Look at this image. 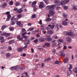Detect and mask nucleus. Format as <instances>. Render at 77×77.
Here are the masks:
<instances>
[{"mask_svg": "<svg viewBox=\"0 0 77 77\" xmlns=\"http://www.w3.org/2000/svg\"><path fill=\"white\" fill-rule=\"evenodd\" d=\"M72 9L73 10H75V11H77V6H74L72 7Z\"/></svg>", "mask_w": 77, "mask_h": 77, "instance_id": "obj_23", "label": "nucleus"}, {"mask_svg": "<svg viewBox=\"0 0 77 77\" xmlns=\"http://www.w3.org/2000/svg\"><path fill=\"white\" fill-rule=\"evenodd\" d=\"M77 67H75V69H73V71H74L76 73L77 72Z\"/></svg>", "mask_w": 77, "mask_h": 77, "instance_id": "obj_31", "label": "nucleus"}, {"mask_svg": "<svg viewBox=\"0 0 77 77\" xmlns=\"http://www.w3.org/2000/svg\"><path fill=\"white\" fill-rule=\"evenodd\" d=\"M33 30H34V28H30L29 29L28 31H32Z\"/></svg>", "mask_w": 77, "mask_h": 77, "instance_id": "obj_39", "label": "nucleus"}, {"mask_svg": "<svg viewBox=\"0 0 77 77\" xmlns=\"http://www.w3.org/2000/svg\"><path fill=\"white\" fill-rule=\"evenodd\" d=\"M6 6H7V3H4L2 5H0L1 8H5Z\"/></svg>", "mask_w": 77, "mask_h": 77, "instance_id": "obj_11", "label": "nucleus"}, {"mask_svg": "<svg viewBox=\"0 0 77 77\" xmlns=\"http://www.w3.org/2000/svg\"><path fill=\"white\" fill-rule=\"evenodd\" d=\"M36 17V15L35 14H33L32 15V18H35Z\"/></svg>", "mask_w": 77, "mask_h": 77, "instance_id": "obj_56", "label": "nucleus"}, {"mask_svg": "<svg viewBox=\"0 0 77 77\" xmlns=\"http://www.w3.org/2000/svg\"><path fill=\"white\" fill-rule=\"evenodd\" d=\"M39 8L40 9L41 8H42L43 7H44V3L42 2H41L40 4V5L38 6Z\"/></svg>", "mask_w": 77, "mask_h": 77, "instance_id": "obj_10", "label": "nucleus"}, {"mask_svg": "<svg viewBox=\"0 0 77 77\" xmlns=\"http://www.w3.org/2000/svg\"><path fill=\"white\" fill-rule=\"evenodd\" d=\"M59 42H61L62 43H63V40L62 39H58Z\"/></svg>", "mask_w": 77, "mask_h": 77, "instance_id": "obj_33", "label": "nucleus"}, {"mask_svg": "<svg viewBox=\"0 0 77 77\" xmlns=\"http://www.w3.org/2000/svg\"><path fill=\"white\" fill-rule=\"evenodd\" d=\"M38 23L40 25H41L42 24V20H40L39 22H38Z\"/></svg>", "mask_w": 77, "mask_h": 77, "instance_id": "obj_45", "label": "nucleus"}, {"mask_svg": "<svg viewBox=\"0 0 77 77\" xmlns=\"http://www.w3.org/2000/svg\"><path fill=\"white\" fill-rule=\"evenodd\" d=\"M9 4L10 5H12L14 4V3H13V2H12V1H11L9 2Z\"/></svg>", "mask_w": 77, "mask_h": 77, "instance_id": "obj_41", "label": "nucleus"}, {"mask_svg": "<svg viewBox=\"0 0 77 77\" xmlns=\"http://www.w3.org/2000/svg\"><path fill=\"white\" fill-rule=\"evenodd\" d=\"M53 38H54L55 39H57V35H54L53 36Z\"/></svg>", "mask_w": 77, "mask_h": 77, "instance_id": "obj_52", "label": "nucleus"}, {"mask_svg": "<svg viewBox=\"0 0 77 77\" xmlns=\"http://www.w3.org/2000/svg\"><path fill=\"white\" fill-rule=\"evenodd\" d=\"M45 21L47 22H50V21H51V19L50 18H48L45 20Z\"/></svg>", "mask_w": 77, "mask_h": 77, "instance_id": "obj_19", "label": "nucleus"}, {"mask_svg": "<svg viewBox=\"0 0 77 77\" xmlns=\"http://www.w3.org/2000/svg\"><path fill=\"white\" fill-rule=\"evenodd\" d=\"M51 29H53L54 28V25H52L51 26Z\"/></svg>", "mask_w": 77, "mask_h": 77, "instance_id": "obj_38", "label": "nucleus"}, {"mask_svg": "<svg viewBox=\"0 0 77 77\" xmlns=\"http://www.w3.org/2000/svg\"><path fill=\"white\" fill-rule=\"evenodd\" d=\"M64 34L65 35H68V32H64Z\"/></svg>", "mask_w": 77, "mask_h": 77, "instance_id": "obj_42", "label": "nucleus"}, {"mask_svg": "<svg viewBox=\"0 0 77 77\" xmlns=\"http://www.w3.org/2000/svg\"><path fill=\"white\" fill-rule=\"evenodd\" d=\"M17 38L18 39H19V41H22L23 40V38L20 37V35L17 36Z\"/></svg>", "mask_w": 77, "mask_h": 77, "instance_id": "obj_17", "label": "nucleus"}, {"mask_svg": "<svg viewBox=\"0 0 77 77\" xmlns=\"http://www.w3.org/2000/svg\"><path fill=\"white\" fill-rule=\"evenodd\" d=\"M49 13L51 16H53L54 14H55V11L53 10H51L49 11Z\"/></svg>", "mask_w": 77, "mask_h": 77, "instance_id": "obj_5", "label": "nucleus"}, {"mask_svg": "<svg viewBox=\"0 0 77 77\" xmlns=\"http://www.w3.org/2000/svg\"><path fill=\"white\" fill-rule=\"evenodd\" d=\"M66 55V54H65V51H64V50L62 51L60 54V56L64 57Z\"/></svg>", "mask_w": 77, "mask_h": 77, "instance_id": "obj_4", "label": "nucleus"}, {"mask_svg": "<svg viewBox=\"0 0 77 77\" xmlns=\"http://www.w3.org/2000/svg\"><path fill=\"white\" fill-rule=\"evenodd\" d=\"M45 45L47 47H50V44L48 43H46L45 44Z\"/></svg>", "mask_w": 77, "mask_h": 77, "instance_id": "obj_29", "label": "nucleus"}, {"mask_svg": "<svg viewBox=\"0 0 77 77\" xmlns=\"http://www.w3.org/2000/svg\"><path fill=\"white\" fill-rule=\"evenodd\" d=\"M44 1L46 5H48V3H49L48 0H44Z\"/></svg>", "mask_w": 77, "mask_h": 77, "instance_id": "obj_30", "label": "nucleus"}, {"mask_svg": "<svg viewBox=\"0 0 77 77\" xmlns=\"http://www.w3.org/2000/svg\"><path fill=\"white\" fill-rule=\"evenodd\" d=\"M50 60V58H48L47 59H46L45 60V62H47V61H49Z\"/></svg>", "mask_w": 77, "mask_h": 77, "instance_id": "obj_36", "label": "nucleus"}, {"mask_svg": "<svg viewBox=\"0 0 77 77\" xmlns=\"http://www.w3.org/2000/svg\"><path fill=\"white\" fill-rule=\"evenodd\" d=\"M9 29L10 30H13L14 29V28H13V27H10L9 28Z\"/></svg>", "mask_w": 77, "mask_h": 77, "instance_id": "obj_61", "label": "nucleus"}, {"mask_svg": "<svg viewBox=\"0 0 77 77\" xmlns=\"http://www.w3.org/2000/svg\"><path fill=\"white\" fill-rule=\"evenodd\" d=\"M69 61V58L68 57H66L64 59V63H66Z\"/></svg>", "mask_w": 77, "mask_h": 77, "instance_id": "obj_9", "label": "nucleus"}, {"mask_svg": "<svg viewBox=\"0 0 77 77\" xmlns=\"http://www.w3.org/2000/svg\"><path fill=\"white\" fill-rule=\"evenodd\" d=\"M6 41V40H1V42L2 43V42H5V41Z\"/></svg>", "mask_w": 77, "mask_h": 77, "instance_id": "obj_57", "label": "nucleus"}, {"mask_svg": "<svg viewBox=\"0 0 77 77\" xmlns=\"http://www.w3.org/2000/svg\"><path fill=\"white\" fill-rule=\"evenodd\" d=\"M69 0H64L63 2L64 3H65H65H67V2H69Z\"/></svg>", "mask_w": 77, "mask_h": 77, "instance_id": "obj_62", "label": "nucleus"}, {"mask_svg": "<svg viewBox=\"0 0 77 77\" xmlns=\"http://www.w3.org/2000/svg\"><path fill=\"white\" fill-rule=\"evenodd\" d=\"M53 33V31L51 30H49L48 31V34H51Z\"/></svg>", "mask_w": 77, "mask_h": 77, "instance_id": "obj_20", "label": "nucleus"}, {"mask_svg": "<svg viewBox=\"0 0 77 77\" xmlns=\"http://www.w3.org/2000/svg\"><path fill=\"white\" fill-rule=\"evenodd\" d=\"M23 38L24 39H27V38H28V36H23Z\"/></svg>", "mask_w": 77, "mask_h": 77, "instance_id": "obj_48", "label": "nucleus"}, {"mask_svg": "<svg viewBox=\"0 0 77 77\" xmlns=\"http://www.w3.org/2000/svg\"><path fill=\"white\" fill-rule=\"evenodd\" d=\"M69 67L68 68L69 70L67 71V75H71V74H72V71L71 70V69H72V64H69Z\"/></svg>", "mask_w": 77, "mask_h": 77, "instance_id": "obj_2", "label": "nucleus"}, {"mask_svg": "<svg viewBox=\"0 0 77 77\" xmlns=\"http://www.w3.org/2000/svg\"><path fill=\"white\" fill-rule=\"evenodd\" d=\"M2 34H1L2 36H5V35H6V33H4V32H3L2 33Z\"/></svg>", "mask_w": 77, "mask_h": 77, "instance_id": "obj_55", "label": "nucleus"}, {"mask_svg": "<svg viewBox=\"0 0 77 77\" xmlns=\"http://www.w3.org/2000/svg\"><path fill=\"white\" fill-rule=\"evenodd\" d=\"M37 3V2H36V1H35L32 2V8H36V6L35 5Z\"/></svg>", "mask_w": 77, "mask_h": 77, "instance_id": "obj_6", "label": "nucleus"}, {"mask_svg": "<svg viewBox=\"0 0 77 77\" xmlns=\"http://www.w3.org/2000/svg\"><path fill=\"white\" fill-rule=\"evenodd\" d=\"M16 23L19 27H23V24L21 23L19 21H17Z\"/></svg>", "mask_w": 77, "mask_h": 77, "instance_id": "obj_8", "label": "nucleus"}, {"mask_svg": "<svg viewBox=\"0 0 77 77\" xmlns=\"http://www.w3.org/2000/svg\"><path fill=\"white\" fill-rule=\"evenodd\" d=\"M44 38H42V37L38 39L39 41L40 42H44Z\"/></svg>", "mask_w": 77, "mask_h": 77, "instance_id": "obj_18", "label": "nucleus"}, {"mask_svg": "<svg viewBox=\"0 0 77 77\" xmlns=\"http://www.w3.org/2000/svg\"><path fill=\"white\" fill-rule=\"evenodd\" d=\"M17 13H21L22 12V10L21 9H19L17 10Z\"/></svg>", "mask_w": 77, "mask_h": 77, "instance_id": "obj_25", "label": "nucleus"}, {"mask_svg": "<svg viewBox=\"0 0 77 77\" xmlns=\"http://www.w3.org/2000/svg\"><path fill=\"white\" fill-rule=\"evenodd\" d=\"M63 49L64 50H66L67 49V46L65 45H64L63 46Z\"/></svg>", "mask_w": 77, "mask_h": 77, "instance_id": "obj_32", "label": "nucleus"}, {"mask_svg": "<svg viewBox=\"0 0 77 77\" xmlns=\"http://www.w3.org/2000/svg\"><path fill=\"white\" fill-rule=\"evenodd\" d=\"M45 41H51L53 40V38H45Z\"/></svg>", "mask_w": 77, "mask_h": 77, "instance_id": "obj_14", "label": "nucleus"}, {"mask_svg": "<svg viewBox=\"0 0 77 77\" xmlns=\"http://www.w3.org/2000/svg\"><path fill=\"white\" fill-rule=\"evenodd\" d=\"M20 68V67L19 66H14L11 67V70H18Z\"/></svg>", "mask_w": 77, "mask_h": 77, "instance_id": "obj_3", "label": "nucleus"}, {"mask_svg": "<svg viewBox=\"0 0 77 77\" xmlns=\"http://www.w3.org/2000/svg\"><path fill=\"white\" fill-rule=\"evenodd\" d=\"M36 36L37 38H39V37H40V35H39L38 34H37L36 35Z\"/></svg>", "mask_w": 77, "mask_h": 77, "instance_id": "obj_64", "label": "nucleus"}, {"mask_svg": "<svg viewBox=\"0 0 77 77\" xmlns=\"http://www.w3.org/2000/svg\"><path fill=\"white\" fill-rule=\"evenodd\" d=\"M67 22L65 21H63L62 22V25L63 26H66L67 25Z\"/></svg>", "mask_w": 77, "mask_h": 77, "instance_id": "obj_16", "label": "nucleus"}, {"mask_svg": "<svg viewBox=\"0 0 77 77\" xmlns=\"http://www.w3.org/2000/svg\"><path fill=\"white\" fill-rule=\"evenodd\" d=\"M6 15H10V12L9 11H7L5 13Z\"/></svg>", "mask_w": 77, "mask_h": 77, "instance_id": "obj_51", "label": "nucleus"}, {"mask_svg": "<svg viewBox=\"0 0 77 77\" xmlns=\"http://www.w3.org/2000/svg\"><path fill=\"white\" fill-rule=\"evenodd\" d=\"M18 19L17 18H15V17L13 16L11 18V20L12 21H14L15 22H17V21L18 20Z\"/></svg>", "mask_w": 77, "mask_h": 77, "instance_id": "obj_7", "label": "nucleus"}, {"mask_svg": "<svg viewBox=\"0 0 77 77\" xmlns=\"http://www.w3.org/2000/svg\"><path fill=\"white\" fill-rule=\"evenodd\" d=\"M10 35H11L10 33H5V36H6V37H8V36H9Z\"/></svg>", "mask_w": 77, "mask_h": 77, "instance_id": "obj_28", "label": "nucleus"}, {"mask_svg": "<svg viewBox=\"0 0 77 77\" xmlns=\"http://www.w3.org/2000/svg\"><path fill=\"white\" fill-rule=\"evenodd\" d=\"M22 32H26V30L24 28H23L22 29Z\"/></svg>", "mask_w": 77, "mask_h": 77, "instance_id": "obj_46", "label": "nucleus"}, {"mask_svg": "<svg viewBox=\"0 0 77 77\" xmlns=\"http://www.w3.org/2000/svg\"><path fill=\"white\" fill-rule=\"evenodd\" d=\"M66 39L67 42H71V39L69 37H67Z\"/></svg>", "mask_w": 77, "mask_h": 77, "instance_id": "obj_13", "label": "nucleus"}, {"mask_svg": "<svg viewBox=\"0 0 77 77\" xmlns=\"http://www.w3.org/2000/svg\"><path fill=\"white\" fill-rule=\"evenodd\" d=\"M42 32L43 33H44V34H45L46 32V31H45V30H42Z\"/></svg>", "mask_w": 77, "mask_h": 77, "instance_id": "obj_63", "label": "nucleus"}, {"mask_svg": "<svg viewBox=\"0 0 77 77\" xmlns=\"http://www.w3.org/2000/svg\"><path fill=\"white\" fill-rule=\"evenodd\" d=\"M15 5L17 6H19L20 5V2H16L15 3Z\"/></svg>", "mask_w": 77, "mask_h": 77, "instance_id": "obj_47", "label": "nucleus"}, {"mask_svg": "<svg viewBox=\"0 0 77 77\" xmlns=\"http://www.w3.org/2000/svg\"><path fill=\"white\" fill-rule=\"evenodd\" d=\"M7 57L9 58L10 57V54L9 53H8L6 55Z\"/></svg>", "mask_w": 77, "mask_h": 77, "instance_id": "obj_37", "label": "nucleus"}, {"mask_svg": "<svg viewBox=\"0 0 77 77\" xmlns=\"http://www.w3.org/2000/svg\"><path fill=\"white\" fill-rule=\"evenodd\" d=\"M55 30L56 32H57V31L59 30V27L57 26L55 28Z\"/></svg>", "mask_w": 77, "mask_h": 77, "instance_id": "obj_43", "label": "nucleus"}, {"mask_svg": "<svg viewBox=\"0 0 77 77\" xmlns=\"http://www.w3.org/2000/svg\"><path fill=\"white\" fill-rule=\"evenodd\" d=\"M46 9H47L48 10H49V11L51 10L50 9V6H48L46 7Z\"/></svg>", "mask_w": 77, "mask_h": 77, "instance_id": "obj_24", "label": "nucleus"}, {"mask_svg": "<svg viewBox=\"0 0 77 77\" xmlns=\"http://www.w3.org/2000/svg\"><path fill=\"white\" fill-rule=\"evenodd\" d=\"M72 33H73V31L72 30H70L68 32V36H71Z\"/></svg>", "mask_w": 77, "mask_h": 77, "instance_id": "obj_15", "label": "nucleus"}, {"mask_svg": "<svg viewBox=\"0 0 77 77\" xmlns=\"http://www.w3.org/2000/svg\"><path fill=\"white\" fill-rule=\"evenodd\" d=\"M55 6H59L60 5H65V3H64V1H62L60 2V1L55 0Z\"/></svg>", "mask_w": 77, "mask_h": 77, "instance_id": "obj_1", "label": "nucleus"}, {"mask_svg": "<svg viewBox=\"0 0 77 77\" xmlns=\"http://www.w3.org/2000/svg\"><path fill=\"white\" fill-rule=\"evenodd\" d=\"M7 18H10L11 17V14H8L7 15Z\"/></svg>", "mask_w": 77, "mask_h": 77, "instance_id": "obj_49", "label": "nucleus"}, {"mask_svg": "<svg viewBox=\"0 0 77 77\" xmlns=\"http://www.w3.org/2000/svg\"><path fill=\"white\" fill-rule=\"evenodd\" d=\"M17 18H20L21 17V14H19L17 16Z\"/></svg>", "mask_w": 77, "mask_h": 77, "instance_id": "obj_50", "label": "nucleus"}, {"mask_svg": "<svg viewBox=\"0 0 77 77\" xmlns=\"http://www.w3.org/2000/svg\"><path fill=\"white\" fill-rule=\"evenodd\" d=\"M13 43H14V41L13 40H11L9 42V44H13Z\"/></svg>", "mask_w": 77, "mask_h": 77, "instance_id": "obj_26", "label": "nucleus"}, {"mask_svg": "<svg viewBox=\"0 0 77 77\" xmlns=\"http://www.w3.org/2000/svg\"><path fill=\"white\" fill-rule=\"evenodd\" d=\"M63 8L64 9H65V10H67V9H68V6H64Z\"/></svg>", "mask_w": 77, "mask_h": 77, "instance_id": "obj_44", "label": "nucleus"}, {"mask_svg": "<svg viewBox=\"0 0 77 77\" xmlns=\"http://www.w3.org/2000/svg\"><path fill=\"white\" fill-rule=\"evenodd\" d=\"M60 45H61V44L60 43H59L57 45H58V46H59V47H58L57 48H60Z\"/></svg>", "mask_w": 77, "mask_h": 77, "instance_id": "obj_59", "label": "nucleus"}, {"mask_svg": "<svg viewBox=\"0 0 77 77\" xmlns=\"http://www.w3.org/2000/svg\"><path fill=\"white\" fill-rule=\"evenodd\" d=\"M7 27V26L6 25H3L1 28L2 29V30H4L5 29V28H6Z\"/></svg>", "mask_w": 77, "mask_h": 77, "instance_id": "obj_21", "label": "nucleus"}, {"mask_svg": "<svg viewBox=\"0 0 77 77\" xmlns=\"http://www.w3.org/2000/svg\"><path fill=\"white\" fill-rule=\"evenodd\" d=\"M56 6L55 5H50V8L51 10H54V8H55Z\"/></svg>", "mask_w": 77, "mask_h": 77, "instance_id": "obj_12", "label": "nucleus"}, {"mask_svg": "<svg viewBox=\"0 0 77 77\" xmlns=\"http://www.w3.org/2000/svg\"><path fill=\"white\" fill-rule=\"evenodd\" d=\"M56 50H54L52 51V53H53V54H55L56 53Z\"/></svg>", "mask_w": 77, "mask_h": 77, "instance_id": "obj_60", "label": "nucleus"}, {"mask_svg": "<svg viewBox=\"0 0 77 77\" xmlns=\"http://www.w3.org/2000/svg\"><path fill=\"white\" fill-rule=\"evenodd\" d=\"M23 48L21 47L18 48L17 49V51H20V52H21V51H22V50H23Z\"/></svg>", "mask_w": 77, "mask_h": 77, "instance_id": "obj_22", "label": "nucleus"}, {"mask_svg": "<svg viewBox=\"0 0 77 77\" xmlns=\"http://www.w3.org/2000/svg\"><path fill=\"white\" fill-rule=\"evenodd\" d=\"M15 23L13 21H12V22L11 23V24L12 25H14L15 24Z\"/></svg>", "mask_w": 77, "mask_h": 77, "instance_id": "obj_54", "label": "nucleus"}, {"mask_svg": "<svg viewBox=\"0 0 77 77\" xmlns=\"http://www.w3.org/2000/svg\"><path fill=\"white\" fill-rule=\"evenodd\" d=\"M38 39H36L35 40H34L33 42H35V43L36 44L38 42Z\"/></svg>", "mask_w": 77, "mask_h": 77, "instance_id": "obj_53", "label": "nucleus"}, {"mask_svg": "<svg viewBox=\"0 0 77 77\" xmlns=\"http://www.w3.org/2000/svg\"><path fill=\"white\" fill-rule=\"evenodd\" d=\"M63 17H64V18H67V15L64 13H63Z\"/></svg>", "mask_w": 77, "mask_h": 77, "instance_id": "obj_27", "label": "nucleus"}, {"mask_svg": "<svg viewBox=\"0 0 77 77\" xmlns=\"http://www.w3.org/2000/svg\"><path fill=\"white\" fill-rule=\"evenodd\" d=\"M27 33V32H24L22 34V36H24V35H26V34Z\"/></svg>", "mask_w": 77, "mask_h": 77, "instance_id": "obj_58", "label": "nucleus"}, {"mask_svg": "<svg viewBox=\"0 0 77 77\" xmlns=\"http://www.w3.org/2000/svg\"><path fill=\"white\" fill-rule=\"evenodd\" d=\"M70 36H71L72 38H75V35L74 34H72Z\"/></svg>", "mask_w": 77, "mask_h": 77, "instance_id": "obj_34", "label": "nucleus"}, {"mask_svg": "<svg viewBox=\"0 0 77 77\" xmlns=\"http://www.w3.org/2000/svg\"><path fill=\"white\" fill-rule=\"evenodd\" d=\"M59 63V62L58 60H56L55 61V64H56L57 65H58Z\"/></svg>", "mask_w": 77, "mask_h": 77, "instance_id": "obj_35", "label": "nucleus"}, {"mask_svg": "<svg viewBox=\"0 0 77 77\" xmlns=\"http://www.w3.org/2000/svg\"><path fill=\"white\" fill-rule=\"evenodd\" d=\"M41 27H42V29L44 30V27H45V25H41Z\"/></svg>", "mask_w": 77, "mask_h": 77, "instance_id": "obj_40", "label": "nucleus"}]
</instances>
